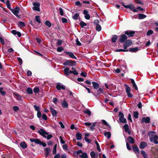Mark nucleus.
I'll list each match as a JSON object with an SVG mask.
<instances>
[{
    "mask_svg": "<svg viewBox=\"0 0 158 158\" xmlns=\"http://www.w3.org/2000/svg\"><path fill=\"white\" fill-rule=\"evenodd\" d=\"M103 92V88H100L97 90V95H98L101 94Z\"/></svg>",
    "mask_w": 158,
    "mask_h": 158,
    "instance_id": "nucleus-34",
    "label": "nucleus"
},
{
    "mask_svg": "<svg viewBox=\"0 0 158 158\" xmlns=\"http://www.w3.org/2000/svg\"><path fill=\"white\" fill-rule=\"evenodd\" d=\"M62 21L63 23H67L68 21L66 18L63 17L62 18Z\"/></svg>",
    "mask_w": 158,
    "mask_h": 158,
    "instance_id": "nucleus-64",
    "label": "nucleus"
},
{
    "mask_svg": "<svg viewBox=\"0 0 158 158\" xmlns=\"http://www.w3.org/2000/svg\"><path fill=\"white\" fill-rule=\"evenodd\" d=\"M132 42L131 40H127L123 45V48L125 49H127L128 47L132 44Z\"/></svg>",
    "mask_w": 158,
    "mask_h": 158,
    "instance_id": "nucleus-7",
    "label": "nucleus"
},
{
    "mask_svg": "<svg viewBox=\"0 0 158 158\" xmlns=\"http://www.w3.org/2000/svg\"><path fill=\"white\" fill-rule=\"evenodd\" d=\"M102 122L103 124L109 127L110 128V130L111 129V127L110 126L109 124H108V123H107L106 121H105V120L103 119L102 120Z\"/></svg>",
    "mask_w": 158,
    "mask_h": 158,
    "instance_id": "nucleus-41",
    "label": "nucleus"
},
{
    "mask_svg": "<svg viewBox=\"0 0 158 158\" xmlns=\"http://www.w3.org/2000/svg\"><path fill=\"white\" fill-rule=\"evenodd\" d=\"M29 24L32 25L34 27H36V25L35 21L33 22L31 20L29 23Z\"/></svg>",
    "mask_w": 158,
    "mask_h": 158,
    "instance_id": "nucleus-51",
    "label": "nucleus"
},
{
    "mask_svg": "<svg viewBox=\"0 0 158 158\" xmlns=\"http://www.w3.org/2000/svg\"><path fill=\"white\" fill-rule=\"evenodd\" d=\"M83 13L85 15V18L86 19L89 20L90 19V15L88 14V11L87 10H84Z\"/></svg>",
    "mask_w": 158,
    "mask_h": 158,
    "instance_id": "nucleus-17",
    "label": "nucleus"
},
{
    "mask_svg": "<svg viewBox=\"0 0 158 158\" xmlns=\"http://www.w3.org/2000/svg\"><path fill=\"white\" fill-rule=\"evenodd\" d=\"M126 86V90L128 97L129 98H131L133 97V95L130 93L131 89L130 87L128 85L125 84Z\"/></svg>",
    "mask_w": 158,
    "mask_h": 158,
    "instance_id": "nucleus-10",
    "label": "nucleus"
},
{
    "mask_svg": "<svg viewBox=\"0 0 158 158\" xmlns=\"http://www.w3.org/2000/svg\"><path fill=\"white\" fill-rule=\"evenodd\" d=\"M45 24L47 25L49 27H50L51 26V23L48 20H47L45 22Z\"/></svg>",
    "mask_w": 158,
    "mask_h": 158,
    "instance_id": "nucleus-52",
    "label": "nucleus"
},
{
    "mask_svg": "<svg viewBox=\"0 0 158 158\" xmlns=\"http://www.w3.org/2000/svg\"><path fill=\"white\" fill-rule=\"evenodd\" d=\"M20 146L23 149L26 148L27 147V144L26 142L24 141L20 143Z\"/></svg>",
    "mask_w": 158,
    "mask_h": 158,
    "instance_id": "nucleus-24",
    "label": "nucleus"
},
{
    "mask_svg": "<svg viewBox=\"0 0 158 158\" xmlns=\"http://www.w3.org/2000/svg\"><path fill=\"white\" fill-rule=\"evenodd\" d=\"M131 80V83L132 84L133 86L134 87L135 89L136 90H138V89L137 86L136 85V84L135 83V82L134 81V80Z\"/></svg>",
    "mask_w": 158,
    "mask_h": 158,
    "instance_id": "nucleus-35",
    "label": "nucleus"
},
{
    "mask_svg": "<svg viewBox=\"0 0 158 158\" xmlns=\"http://www.w3.org/2000/svg\"><path fill=\"white\" fill-rule=\"evenodd\" d=\"M139 113L137 111H135L133 113V116L135 118H137L138 117Z\"/></svg>",
    "mask_w": 158,
    "mask_h": 158,
    "instance_id": "nucleus-46",
    "label": "nucleus"
},
{
    "mask_svg": "<svg viewBox=\"0 0 158 158\" xmlns=\"http://www.w3.org/2000/svg\"><path fill=\"white\" fill-rule=\"evenodd\" d=\"M45 151L46 152V153L45 155V156H46V157H47L49 155V153L50 152V148H46L45 149Z\"/></svg>",
    "mask_w": 158,
    "mask_h": 158,
    "instance_id": "nucleus-33",
    "label": "nucleus"
},
{
    "mask_svg": "<svg viewBox=\"0 0 158 158\" xmlns=\"http://www.w3.org/2000/svg\"><path fill=\"white\" fill-rule=\"evenodd\" d=\"M33 5L34 6L33 7V10H34L37 11L39 12L40 11L39 7L40 4L38 2H34L33 3Z\"/></svg>",
    "mask_w": 158,
    "mask_h": 158,
    "instance_id": "nucleus-12",
    "label": "nucleus"
},
{
    "mask_svg": "<svg viewBox=\"0 0 158 158\" xmlns=\"http://www.w3.org/2000/svg\"><path fill=\"white\" fill-rule=\"evenodd\" d=\"M141 121L142 122H145V123H149L150 122V119L149 117H143Z\"/></svg>",
    "mask_w": 158,
    "mask_h": 158,
    "instance_id": "nucleus-18",
    "label": "nucleus"
},
{
    "mask_svg": "<svg viewBox=\"0 0 158 158\" xmlns=\"http://www.w3.org/2000/svg\"><path fill=\"white\" fill-rule=\"evenodd\" d=\"M19 8L18 7H16L15 9H11L10 8V10L18 18H20V17L18 15V14L19 12Z\"/></svg>",
    "mask_w": 158,
    "mask_h": 158,
    "instance_id": "nucleus-8",
    "label": "nucleus"
},
{
    "mask_svg": "<svg viewBox=\"0 0 158 158\" xmlns=\"http://www.w3.org/2000/svg\"><path fill=\"white\" fill-rule=\"evenodd\" d=\"M37 115L38 118H40L41 117L42 115L40 111L37 112Z\"/></svg>",
    "mask_w": 158,
    "mask_h": 158,
    "instance_id": "nucleus-63",
    "label": "nucleus"
},
{
    "mask_svg": "<svg viewBox=\"0 0 158 158\" xmlns=\"http://www.w3.org/2000/svg\"><path fill=\"white\" fill-rule=\"evenodd\" d=\"M37 132L43 137L45 138H47V140L50 139L53 137L52 135L50 134L48 135V133L47 132L44 130L42 128H40V130L38 131Z\"/></svg>",
    "mask_w": 158,
    "mask_h": 158,
    "instance_id": "nucleus-3",
    "label": "nucleus"
},
{
    "mask_svg": "<svg viewBox=\"0 0 158 158\" xmlns=\"http://www.w3.org/2000/svg\"><path fill=\"white\" fill-rule=\"evenodd\" d=\"M124 7L126 8H129L131 11H133L134 12H137L138 11V10H136L135 9V7L132 4H130L128 5L124 6Z\"/></svg>",
    "mask_w": 158,
    "mask_h": 158,
    "instance_id": "nucleus-6",
    "label": "nucleus"
},
{
    "mask_svg": "<svg viewBox=\"0 0 158 158\" xmlns=\"http://www.w3.org/2000/svg\"><path fill=\"white\" fill-rule=\"evenodd\" d=\"M90 155L91 158H97L98 157V155H96L94 151H92L90 152Z\"/></svg>",
    "mask_w": 158,
    "mask_h": 158,
    "instance_id": "nucleus-29",
    "label": "nucleus"
},
{
    "mask_svg": "<svg viewBox=\"0 0 158 158\" xmlns=\"http://www.w3.org/2000/svg\"><path fill=\"white\" fill-rule=\"evenodd\" d=\"M75 5L77 6H79V7H81L82 6L81 4V3L79 1H77L75 2Z\"/></svg>",
    "mask_w": 158,
    "mask_h": 158,
    "instance_id": "nucleus-61",
    "label": "nucleus"
},
{
    "mask_svg": "<svg viewBox=\"0 0 158 158\" xmlns=\"http://www.w3.org/2000/svg\"><path fill=\"white\" fill-rule=\"evenodd\" d=\"M156 132L155 131H151L148 132V135L150 136L149 140L151 142H154L155 144H158V136L155 135Z\"/></svg>",
    "mask_w": 158,
    "mask_h": 158,
    "instance_id": "nucleus-1",
    "label": "nucleus"
},
{
    "mask_svg": "<svg viewBox=\"0 0 158 158\" xmlns=\"http://www.w3.org/2000/svg\"><path fill=\"white\" fill-rule=\"evenodd\" d=\"M96 125V123H93V124L90 127V129L92 131L94 130V127Z\"/></svg>",
    "mask_w": 158,
    "mask_h": 158,
    "instance_id": "nucleus-55",
    "label": "nucleus"
},
{
    "mask_svg": "<svg viewBox=\"0 0 158 158\" xmlns=\"http://www.w3.org/2000/svg\"><path fill=\"white\" fill-rule=\"evenodd\" d=\"M105 136L107 137L108 139H109L111 136V134L110 132L106 131L104 133Z\"/></svg>",
    "mask_w": 158,
    "mask_h": 158,
    "instance_id": "nucleus-32",
    "label": "nucleus"
},
{
    "mask_svg": "<svg viewBox=\"0 0 158 158\" xmlns=\"http://www.w3.org/2000/svg\"><path fill=\"white\" fill-rule=\"evenodd\" d=\"M72 70H69V68L66 67L64 69V72L66 76H68L70 74L72 73L74 76H77L78 74V73L76 70L75 68L72 67L71 68Z\"/></svg>",
    "mask_w": 158,
    "mask_h": 158,
    "instance_id": "nucleus-2",
    "label": "nucleus"
},
{
    "mask_svg": "<svg viewBox=\"0 0 158 158\" xmlns=\"http://www.w3.org/2000/svg\"><path fill=\"white\" fill-rule=\"evenodd\" d=\"M139 50V48L138 47H135V48H130L128 50V51L130 52H135Z\"/></svg>",
    "mask_w": 158,
    "mask_h": 158,
    "instance_id": "nucleus-28",
    "label": "nucleus"
},
{
    "mask_svg": "<svg viewBox=\"0 0 158 158\" xmlns=\"http://www.w3.org/2000/svg\"><path fill=\"white\" fill-rule=\"evenodd\" d=\"M63 64L64 66L68 65L73 67L77 65V63L75 61L67 60H66Z\"/></svg>",
    "mask_w": 158,
    "mask_h": 158,
    "instance_id": "nucleus-4",
    "label": "nucleus"
},
{
    "mask_svg": "<svg viewBox=\"0 0 158 158\" xmlns=\"http://www.w3.org/2000/svg\"><path fill=\"white\" fill-rule=\"evenodd\" d=\"M11 33L15 35H17L19 37H20L21 36V33L20 32L17 31L15 30H12L11 31Z\"/></svg>",
    "mask_w": 158,
    "mask_h": 158,
    "instance_id": "nucleus-21",
    "label": "nucleus"
},
{
    "mask_svg": "<svg viewBox=\"0 0 158 158\" xmlns=\"http://www.w3.org/2000/svg\"><path fill=\"white\" fill-rule=\"evenodd\" d=\"M147 16L142 14H139L138 15V19H143L146 17Z\"/></svg>",
    "mask_w": 158,
    "mask_h": 158,
    "instance_id": "nucleus-31",
    "label": "nucleus"
},
{
    "mask_svg": "<svg viewBox=\"0 0 158 158\" xmlns=\"http://www.w3.org/2000/svg\"><path fill=\"white\" fill-rule=\"evenodd\" d=\"M118 116L119 117V120L120 123H127V120L126 118H124V115L120 111L118 114Z\"/></svg>",
    "mask_w": 158,
    "mask_h": 158,
    "instance_id": "nucleus-5",
    "label": "nucleus"
},
{
    "mask_svg": "<svg viewBox=\"0 0 158 158\" xmlns=\"http://www.w3.org/2000/svg\"><path fill=\"white\" fill-rule=\"evenodd\" d=\"M79 24L82 28H83L85 26H86L87 25V24L86 23L83 21H81L79 23Z\"/></svg>",
    "mask_w": 158,
    "mask_h": 158,
    "instance_id": "nucleus-43",
    "label": "nucleus"
},
{
    "mask_svg": "<svg viewBox=\"0 0 158 158\" xmlns=\"http://www.w3.org/2000/svg\"><path fill=\"white\" fill-rule=\"evenodd\" d=\"M30 140L31 142H34L37 144L40 145L41 143V141L39 139L37 138H31L30 139Z\"/></svg>",
    "mask_w": 158,
    "mask_h": 158,
    "instance_id": "nucleus-15",
    "label": "nucleus"
},
{
    "mask_svg": "<svg viewBox=\"0 0 158 158\" xmlns=\"http://www.w3.org/2000/svg\"><path fill=\"white\" fill-rule=\"evenodd\" d=\"M17 25L20 28L24 27L26 26L25 23L21 21L19 22Z\"/></svg>",
    "mask_w": 158,
    "mask_h": 158,
    "instance_id": "nucleus-27",
    "label": "nucleus"
},
{
    "mask_svg": "<svg viewBox=\"0 0 158 158\" xmlns=\"http://www.w3.org/2000/svg\"><path fill=\"white\" fill-rule=\"evenodd\" d=\"M35 21L39 23H41L40 17L39 16L37 15L35 16Z\"/></svg>",
    "mask_w": 158,
    "mask_h": 158,
    "instance_id": "nucleus-42",
    "label": "nucleus"
},
{
    "mask_svg": "<svg viewBox=\"0 0 158 158\" xmlns=\"http://www.w3.org/2000/svg\"><path fill=\"white\" fill-rule=\"evenodd\" d=\"M49 109L52 116L53 117L56 116L57 114V111L52 107H50Z\"/></svg>",
    "mask_w": 158,
    "mask_h": 158,
    "instance_id": "nucleus-20",
    "label": "nucleus"
},
{
    "mask_svg": "<svg viewBox=\"0 0 158 158\" xmlns=\"http://www.w3.org/2000/svg\"><path fill=\"white\" fill-rule=\"evenodd\" d=\"M147 145V143L144 141L141 142L139 144V148L141 149L144 148Z\"/></svg>",
    "mask_w": 158,
    "mask_h": 158,
    "instance_id": "nucleus-19",
    "label": "nucleus"
},
{
    "mask_svg": "<svg viewBox=\"0 0 158 158\" xmlns=\"http://www.w3.org/2000/svg\"><path fill=\"white\" fill-rule=\"evenodd\" d=\"M125 35H127L129 37H132L134 36L135 32L134 31H126L124 32Z\"/></svg>",
    "mask_w": 158,
    "mask_h": 158,
    "instance_id": "nucleus-13",
    "label": "nucleus"
},
{
    "mask_svg": "<svg viewBox=\"0 0 158 158\" xmlns=\"http://www.w3.org/2000/svg\"><path fill=\"white\" fill-rule=\"evenodd\" d=\"M64 48L62 47H59L57 48V51L60 52L64 50Z\"/></svg>",
    "mask_w": 158,
    "mask_h": 158,
    "instance_id": "nucleus-59",
    "label": "nucleus"
},
{
    "mask_svg": "<svg viewBox=\"0 0 158 158\" xmlns=\"http://www.w3.org/2000/svg\"><path fill=\"white\" fill-rule=\"evenodd\" d=\"M80 156L82 158H88V155L86 152H83L81 155H80Z\"/></svg>",
    "mask_w": 158,
    "mask_h": 158,
    "instance_id": "nucleus-40",
    "label": "nucleus"
},
{
    "mask_svg": "<svg viewBox=\"0 0 158 158\" xmlns=\"http://www.w3.org/2000/svg\"><path fill=\"white\" fill-rule=\"evenodd\" d=\"M153 31L151 30H150L148 31L147 32V35H151L153 33Z\"/></svg>",
    "mask_w": 158,
    "mask_h": 158,
    "instance_id": "nucleus-57",
    "label": "nucleus"
},
{
    "mask_svg": "<svg viewBox=\"0 0 158 158\" xmlns=\"http://www.w3.org/2000/svg\"><path fill=\"white\" fill-rule=\"evenodd\" d=\"M127 141L130 143L134 144L135 143V139L131 136H129L127 139Z\"/></svg>",
    "mask_w": 158,
    "mask_h": 158,
    "instance_id": "nucleus-22",
    "label": "nucleus"
},
{
    "mask_svg": "<svg viewBox=\"0 0 158 158\" xmlns=\"http://www.w3.org/2000/svg\"><path fill=\"white\" fill-rule=\"evenodd\" d=\"M84 112L86 114H87L89 116H90L91 114L90 111L89 110H87L84 111Z\"/></svg>",
    "mask_w": 158,
    "mask_h": 158,
    "instance_id": "nucleus-49",
    "label": "nucleus"
},
{
    "mask_svg": "<svg viewBox=\"0 0 158 158\" xmlns=\"http://www.w3.org/2000/svg\"><path fill=\"white\" fill-rule=\"evenodd\" d=\"M96 30L98 31H100L101 30V27L99 24H98L96 26Z\"/></svg>",
    "mask_w": 158,
    "mask_h": 158,
    "instance_id": "nucleus-45",
    "label": "nucleus"
},
{
    "mask_svg": "<svg viewBox=\"0 0 158 158\" xmlns=\"http://www.w3.org/2000/svg\"><path fill=\"white\" fill-rule=\"evenodd\" d=\"M132 148L133 151L136 154L137 156L138 157V154L140 153V151L137 145H133L132 146Z\"/></svg>",
    "mask_w": 158,
    "mask_h": 158,
    "instance_id": "nucleus-11",
    "label": "nucleus"
},
{
    "mask_svg": "<svg viewBox=\"0 0 158 158\" xmlns=\"http://www.w3.org/2000/svg\"><path fill=\"white\" fill-rule=\"evenodd\" d=\"M27 93L30 94H33V91L32 88L30 87L28 88L26 90Z\"/></svg>",
    "mask_w": 158,
    "mask_h": 158,
    "instance_id": "nucleus-37",
    "label": "nucleus"
},
{
    "mask_svg": "<svg viewBox=\"0 0 158 158\" xmlns=\"http://www.w3.org/2000/svg\"><path fill=\"white\" fill-rule=\"evenodd\" d=\"M42 118L43 119L45 120H46L47 119V117L46 116V115L44 114H43L42 116Z\"/></svg>",
    "mask_w": 158,
    "mask_h": 158,
    "instance_id": "nucleus-62",
    "label": "nucleus"
},
{
    "mask_svg": "<svg viewBox=\"0 0 158 158\" xmlns=\"http://www.w3.org/2000/svg\"><path fill=\"white\" fill-rule=\"evenodd\" d=\"M127 37L125 34H122L119 38V42L120 43H123L127 40Z\"/></svg>",
    "mask_w": 158,
    "mask_h": 158,
    "instance_id": "nucleus-9",
    "label": "nucleus"
},
{
    "mask_svg": "<svg viewBox=\"0 0 158 158\" xmlns=\"http://www.w3.org/2000/svg\"><path fill=\"white\" fill-rule=\"evenodd\" d=\"M64 52L66 54H68L71 58L75 59H77L76 57L74 56L72 52H68L66 51H64Z\"/></svg>",
    "mask_w": 158,
    "mask_h": 158,
    "instance_id": "nucleus-16",
    "label": "nucleus"
},
{
    "mask_svg": "<svg viewBox=\"0 0 158 158\" xmlns=\"http://www.w3.org/2000/svg\"><path fill=\"white\" fill-rule=\"evenodd\" d=\"M3 88H0V93L3 96H4L6 94L5 92L3 91Z\"/></svg>",
    "mask_w": 158,
    "mask_h": 158,
    "instance_id": "nucleus-50",
    "label": "nucleus"
},
{
    "mask_svg": "<svg viewBox=\"0 0 158 158\" xmlns=\"http://www.w3.org/2000/svg\"><path fill=\"white\" fill-rule=\"evenodd\" d=\"M92 83L93 84V86L94 89H97L98 88L99 85L98 83L94 81L92 82Z\"/></svg>",
    "mask_w": 158,
    "mask_h": 158,
    "instance_id": "nucleus-26",
    "label": "nucleus"
},
{
    "mask_svg": "<svg viewBox=\"0 0 158 158\" xmlns=\"http://www.w3.org/2000/svg\"><path fill=\"white\" fill-rule=\"evenodd\" d=\"M76 136L78 140H80L82 139V135L81 133L77 132L76 133Z\"/></svg>",
    "mask_w": 158,
    "mask_h": 158,
    "instance_id": "nucleus-30",
    "label": "nucleus"
},
{
    "mask_svg": "<svg viewBox=\"0 0 158 158\" xmlns=\"http://www.w3.org/2000/svg\"><path fill=\"white\" fill-rule=\"evenodd\" d=\"M33 107L35 111H37V112L40 111V106H37L35 105L33 106Z\"/></svg>",
    "mask_w": 158,
    "mask_h": 158,
    "instance_id": "nucleus-47",
    "label": "nucleus"
},
{
    "mask_svg": "<svg viewBox=\"0 0 158 158\" xmlns=\"http://www.w3.org/2000/svg\"><path fill=\"white\" fill-rule=\"evenodd\" d=\"M14 96L19 101L22 100V98L20 95L17 93L13 94Z\"/></svg>",
    "mask_w": 158,
    "mask_h": 158,
    "instance_id": "nucleus-25",
    "label": "nucleus"
},
{
    "mask_svg": "<svg viewBox=\"0 0 158 158\" xmlns=\"http://www.w3.org/2000/svg\"><path fill=\"white\" fill-rule=\"evenodd\" d=\"M62 106L64 108H67L68 106V104L65 100H64L61 103Z\"/></svg>",
    "mask_w": 158,
    "mask_h": 158,
    "instance_id": "nucleus-23",
    "label": "nucleus"
},
{
    "mask_svg": "<svg viewBox=\"0 0 158 158\" xmlns=\"http://www.w3.org/2000/svg\"><path fill=\"white\" fill-rule=\"evenodd\" d=\"M40 91L38 87H35L33 89L34 92L36 93L37 94L39 93Z\"/></svg>",
    "mask_w": 158,
    "mask_h": 158,
    "instance_id": "nucleus-48",
    "label": "nucleus"
},
{
    "mask_svg": "<svg viewBox=\"0 0 158 158\" xmlns=\"http://www.w3.org/2000/svg\"><path fill=\"white\" fill-rule=\"evenodd\" d=\"M118 36L116 35H114L112 36L111 41L113 42H115L117 39Z\"/></svg>",
    "mask_w": 158,
    "mask_h": 158,
    "instance_id": "nucleus-38",
    "label": "nucleus"
},
{
    "mask_svg": "<svg viewBox=\"0 0 158 158\" xmlns=\"http://www.w3.org/2000/svg\"><path fill=\"white\" fill-rule=\"evenodd\" d=\"M59 13L60 15L61 16L64 15V12L63 10L61 7H60L59 9Z\"/></svg>",
    "mask_w": 158,
    "mask_h": 158,
    "instance_id": "nucleus-53",
    "label": "nucleus"
},
{
    "mask_svg": "<svg viewBox=\"0 0 158 158\" xmlns=\"http://www.w3.org/2000/svg\"><path fill=\"white\" fill-rule=\"evenodd\" d=\"M76 44L79 46H81V44L80 43V42L79 41L78 38H77L76 40Z\"/></svg>",
    "mask_w": 158,
    "mask_h": 158,
    "instance_id": "nucleus-58",
    "label": "nucleus"
},
{
    "mask_svg": "<svg viewBox=\"0 0 158 158\" xmlns=\"http://www.w3.org/2000/svg\"><path fill=\"white\" fill-rule=\"evenodd\" d=\"M62 43V41L60 39H58L57 40V44L59 46L61 45Z\"/></svg>",
    "mask_w": 158,
    "mask_h": 158,
    "instance_id": "nucleus-60",
    "label": "nucleus"
},
{
    "mask_svg": "<svg viewBox=\"0 0 158 158\" xmlns=\"http://www.w3.org/2000/svg\"><path fill=\"white\" fill-rule=\"evenodd\" d=\"M128 49H117L115 50V52H128Z\"/></svg>",
    "mask_w": 158,
    "mask_h": 158,
    "instance_id": "nucleus-44",
    "label": "nucleus"
},
{
    "mask_svg": "<svg viewBox=\"0 0 158 158\" xmlns=\"http://www.w3.org/2000/svg\"><path fill=\"white\" fill-rule=\"evenodd\" d=\"M87 73L85 72H82L80 74L81 76L85 77L87 76Z\"/></svg>",
    "mask_w": 158,
    "mask_h": 158,
    "instance_id": "nucleus-56",
    "label": "nucleus"
},
{
    "mask_svg": "<svg viewBox=\"0 0 158 158\" xmlns=\"http://www.w3.org/2000/svg\"><path fill=\"white\" fill-rule=\"evenodd\" d=\"M141 153L144 158H148V156L146 152L144 150L141 151Z\"/></svg>",
    "mask_w": 158,
    "mask_h": 158,
    "instance_id": "nucleus-36",
    "label": "nucleus"
},
{
    "mask_svg": "<svg viewBox=\"0 0 158 158\" xmlns=\"http://www.w3.org/2000/svg\"><path fill=\"white\" fill-rule=\"evenodd\" d=\"M79 13H75L72 17L73 19L75 20H77L78 17H79Z\"/></svg>",
    "mask_w": 158,
    "mask_h": 158,
    "instance_id": "nucleus-39",
    "label": "nucleus"
},
{
    "mask_svg": "<svg viewBox=\"0 0 158 158\" xmlns=\"http://www.w3.org/2000/svg\"><path fill=\"white\" fill-rule=\"evenodd\" d=\"M56 88L58 90H60L61 89L64 90L65 89V87L63 85H60V83H57Z\"/></svg>",
    "mask_w": 158,
    "mask_h": 158,
    "instance_id": "nucleus-14",
    "label": "nucleus"
},
{
    "mask_svg": "<svg viewBox=\"0 0 158 158\" xmlns=\"http://www.w3.org/2000/svg\"><path fill=\"white\" fill-rule=\"evenodd\" d=\"M14 110L15 112H17L19 110V107L18 106H15L13 107Z\"/></svg>",
    "mask_w": 158,
    "mask_h": 158,
    "instance_id": "nucleus-54",
    "label": "nucleus"
}]
</instances>
